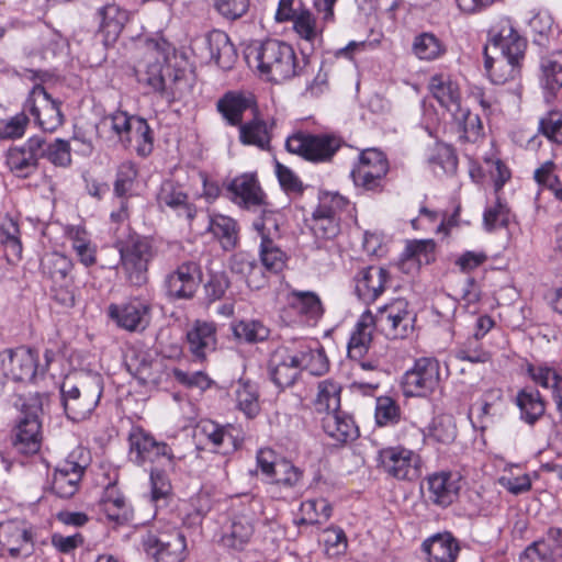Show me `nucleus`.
Instances as JSON below:
<instances>
[{
    "label": "nucleus",
    "mask_w": 562,
    "mask_h": 562,
    "mask_svg": "<svg viewBox=\"0 0 562 562\" xmlns=\"http://www.w3.org/2000/svg\"><path fill=\"white\" fill-rule=\"evenodd\" d=\"M256 102L254 95L238 91H228L216 102V109L228 125H243V115L251 110Z\"/></svg>",
    "instance_id": "29"
},
{
    "label": "nucleus",
    "mask_w": 562,
    "mask_h": 562,
    "mask_svg": "<svg viewBox=\"0 0 562 562\" xmlns=\"http://www.w3.org/2000/svg\"><path fill=\"white\" fill-rule=\"evenodd\" d=\"M268 483V492L272 497L286 502L296 501L304 491V471L290 460L280 459Z\"/></svg>",
    "instance_id": "17"
},
{
    "label": "nucleus",
    "mask_w": 562,
    "mask_h": 562,
    "mask_svg": "<svg viewBox=\"0 0 562 562\" xmlns=\"http://www.w3.org/2000/svg\"><path fill=\"white\" fill-rule=\"evenodd\" d=\"M41 158H46L56 167H68L71 164V148L69 142L56 138L47 143L43 137L38 136Z\"/></svg>",
    "instance_id": "53"
},
{
    "label": "nucleus",
    "mask_w": 562,
    "mask_h": 562,
    "mask_svg": "<svg viewBox=\"0 0 562 562\" xmlns=\"http://www.w3.org/2000/svg\"><path fill=\"white\" fill-rule=\"evenodd\" d=\"M211 59L222 69L232 68L236 59V50L228 35L222 31H213L206 37Z\"/></svg>",
    "instance_id": "40"
},
{
    "label": "nucleus",
    "mask_w": 562,
    "mask_h": 562,
    "mask_svg": "<svg viewBox=\"0 0 562 562\" xmlns=\"http://www.w3.org/2000/svg\"><path fill=\"white\" fill-rule=\"evenodd\" d=\"M130 459L139 467L158 464L175 469L181 459L173 453L172 448L165 441L157 440L150 432L140 427L132 428L128 435Z\"/></svg>",
    "instance_id": "6"
},
{
    "label": "nucleus",
    "mask_w": 562,
    "mask_h": 562,
    "mask_svg": "<svg viewBox=\"0 0 562 562\" xmlns=\"http://www.w3.org/2000/svg\"><path fill=\"white\" fill-rule=\"evenodd\" d=\"M407 307L408 303L404 299H397L389 304V321L392 322L389 337L403 339L413 331L414 316Z\"/></svg>",
    "instance_id": "43"
},
{
    "label": "nucleus",
    "mask_w": 562,
    "mask_h": 562,
    "mask_svg": "<svg viewBox=\"0 0 562 562\" xmlns=\"http://www.w3.org/2000/svg\"><path fill=\"white\" fill-rule=\"evenodd\" d=\"M0 243L4 248V256L10 263H15L22 258V243L20 228L13 218H5L0 224Z\"/></svg>",
    "instance_id": "47"
},
{
    "label": "nucleus",
    "mask_w": 562,
    "mask_h": 562,
    "mask_svg": "<svg viewBox=\"0 0 562 562\" xmlns=\"http://www.w3.org/2000/svg\"><path fill=\"white\" fill-rule=\"evenodd\" d=\"M239 139L245 145H255L259 148H266L270 143L266 122L255 117L250 122L240 125Z\"/></svg>",
    "instance_id": "57"
},
{
    "label": "nucleus",
    "mask_w": 562,
    "mask_h": 562,
    "mask_svg": "<svg viewBox=\"0 0 562 562\" xmlns=\"http://www.w3.org/2000/svg\"><path fill=\"white\" fill-rule=\"evenodd\" d=\"M232 201L245 209L260 206L263 203V192L251 173L234 178L227 187Z\"/></svg>",
    "instance_id": "25"
},
{
    "label": "nucleus",
    "mask_w": 562,
    "mask_h": 562,
    "mask_svg": "<svg viewBox=\"0 0 562 562\" xmlns=\"http://www.w3.org/2000/svg\"><path fill=\"white\" fill-rule=\"evenodd\" d=\"M127 137L122 143L124 147L134 146L137 155L148 156L154 146L153 132L146 120L139 116L132 119V125L127 132Z\"/></svg>",
    "instance_id": "42"
},
{
    "label": "nucleus",
    "mask_w": 562,
    "mask_h": 562,
    "mask_svg": "<svg viewBox=\"0 0 562 562\" xmlns=\"http://www.w3.org/2000/svg\"><path fill=\"white\" fill-rule=\"evenodd\" d=\"M286 303L306 321H317L324 313L319 296L312 291L292 290L286 295Z\"/></svg>",
    "instance_id": "38"
},
{
    "label": "nucleus",
    "mask_w": 562,
    "mask_h": 562,
    "mask_svg": "<svg viewBox=\"0 0 562 562\" xmlns=\"http://www.w3.org/2000/svg\"><path fill=\"white\" fill-rule=\"evenodd\" d=\"M300 372L294 351L283 349L277 351L272 357L270 375L278 387L285 389L292 386Z\"/></svg>",
    "instance_id": "30"
},
{
    "label": "nucleus",
    "mask_w": 562,
    "mask_h": 562,
    "mask_svg": "<svg viewBox=\"0 0 562 562\" xmlns=\"http://www.w3.org/2000/svg\"><path fill=\"white\" fill-rule=\"evenodd\" d=\"M315 346H302L300 350L294 351L297 359L300 371L306 370L313 375H322L329 368L328 359L324 349L318 342Z\"/></svg>",
    "instance_id": "45"
},
{
    "label": "nucleus",
    "mask_w": 562,
    "mask_h": 562,
    "mask_svg": "<svg viewBox=\"0 0 562 562\" xmlns=\"http://www.w3.org/2000/svg\"><path fill=\"white\" fill-rule=\"evenodd\" d=\"M88 465V453L83 450L71 452L68 459L53 474V493L60 498L72 497L78 491L79 483Z\"/></svg>",
    "instance_id": "16"
},
{
    "label": "nucleus",
    "mask_w": 562,
    "mask_h": 562,
    "mask_svg": "<svg viewBox=\"0 0 562 562\" xmlns=\"http://www.w3.org/2000/svg\"><path fill=\"white\" fill-rule=\"evenodd\" d=\"M386 269L370 266L363 268L355 278V292L366 304L373 303L384 291Z\"/></svg>",
    "instance_id": "26"
},
{
    "label": "nucleus",
    "mask_w": 562,
    "mask_h": 562,
    "mask_svg": "<svg viewBox=\"0 0 562 562\" xmlns=\"http://www.w3.org/2000/svg\"><path fill=\"white\" fill-rule=\"evenodd\" d=\"M458 541L451 533H438L423 542L429 562H454L459 553Z\"/></svg>",
    "instance_id": "35"
},
{
    "label": "nucleus",
    "mask_w": 562,
    "mask_h": 562,
    "mask_svg": "<svg viewBox=\"0 0 562 562\" xmlns=\"http://www.w3.org/2000/svg\"><path fill=\"white\" fill-rule=\"evenodd\" d=\"M281 216L273 211H262L260 217L252 223L254 229L260 237L259 255L265 269L271 273L283 270L286 263L285 252L277 245L281 237Z\"/></svg>",
    "instance_id": "7"
},
{
    "label": "nucleus",
    "mask_w": 562,
    "mask_h": 562,
    "mask_svg": "<svg viewBox=\"0 0 562 562\" xmlns=\"http://www.w3.org/2000/svg\"><path fill=\"white\" fill-rule=\"evenodd\" d=\"M0 363L3 375L14 381L32 382L40 371L37 351L24 346L2 350Z\"/></svg>",
    "instance_id": "18"
},
{
    "label": "nucleus",
    "mask_w": 562,
    "mask_h": 562,
    "mask_svg": "<svg viewBox=\"0 0 562 562\" xmlns=\"http://www.w3.org/2000/svg\"><path fill=\"white\" fill-rule=\"evenodd\" d=\"M340 217L318 214V210H315L312 214L311 229L317 238L333 239L340 232Z\"/></svg>",
    "instance_id": "63"
},
{
    "label": "nucleus",
    "mask_w": 562,
    "mask_h": 562,
    "mask_svg": "<svg viewBox=\"0 0 562 562\" xmlns=\"http://www.w3.org/2000/svg\"><path fill=\"white\" fill-rule=\"evenodd\" d=\"M116 248L128 280L134 285L144 284L147 280L148 265L156 256L151 240L136 233H130L125 239L117 238Z\"/></svg>",
    "instance_id": "4"
},
{
    "label": "nucleus",
    "mask_w": 562,
    "mask_h": 562,
    "mask_svg": "<svg viewBox=\"0 0 562 562\" xmlns=\"http://www.w3.org/2000/svg\"><path fill=\"white\" fill-rule=\"evenodd\" d=\"M535 181L550 190L554 198L562 202V182L557 175V165L552 160L541 164L533 172Z\"/></svg>",
    "instance_id": "60"
},
{
    "label": "nucleus",
    "mask_w": 562,
    "mask_h": 562,
    "mask_svg": "<svg viewBox=\"0 0 562 562\" xmlns=\"http://www.w3.org/2000/svg\"><path fill=\"white\" fill-rule=\"evenodd\" d=\"M527 373L536 384L551 390L557 411L562 415V373L555 368L533 364L527 367Z\"/></svg>",
    "instance_id": "37"
},
{
    "label": "nucleus",
    "mask_w": 562,
    "mask_h": 562,
    "mask_svg": "<svg viewBox=\"0 0 562 562\" xmlns=\"http://www.w3.org/2000/svg\"><path fill=\"white\" fill-rule=\"evenodd\" d=\"M321 423L325 434L336 442L345 443L358 437L352 417L341 409L322 416Z\"/></svg>",
    "instance_id": "31"
},
{
    "label": "nucleus",
    "mask_w": 562,
    "mask_h": 562,
    "mask_svg": "<svg viewBox=\"0 0 562 562\" xmlns=\"http://www.w3.org/2000/svg\"><path fill=\"white\" fill-rule=\"evenodd\" d=\"M515 404L519 408V418L533 426L544 414L547 403L540 392L532 387H525L517 392Z\"/></svg>",
    "instance_id": "33"
},
{
    "label": "nucleus",
    "mask_w": 562,
    "mask_h": 562,
    "mask_svg": "<svg viewBox=\"0 0 562 562\" xmlns=\"http://www.w3.org/2000/svg\"><path fill=\"white\" fill-rule=\"evenodd\" d=\"M38 136H33L20 147H12L7 155L9 169L18 177H27L36 170L41 158Z\"/></svg>",
    "instance_id": "23"
},
{
    "label": "nucleus",
    "mask_w": 562,
    "mask_h": 562,
    "mask_svg": "<svg viewBox=\"0 0 562 562\" xmlns=\"http://www.w3.org/2000/svg\"><path fill=\"white\" fill-rule=\"evenodd\" d=\"M291 22L293 23L295 34L313 48L314 42L321 33L317 29L315 15L308 9L300 5V11Z\"/></svg>",
    "instance_id": "56"
},
{
    "label": "nucleus",
    "mask_w": 562,
    "mask_h": 562,
    "mask_svg": "<svg viewBox=\"0 0 562 562\" xmlns=\"http://www.w3.org/2000/svg\"><path fill=\"white\" fill-rule=\"evenodd\" d=\"M458 479L451 472H436L427 477L428 499L442 507L453 503L459 493Z\"/></svg>",
    "instance_id": "28"
},
{
    "label": "nucleus",
    "mask_w": 562,
    "mask_h": 562,
    "mask_svg": "<svg viewBox=\"0 0 562 562\" xmlns=\"http://www.w3.org/2000/svg\"><path fill=\"white\" fill-rule=\"evenodd\" d=\"M413 50L418 58L432 60L440 57L446 48L435 34L422 33L415 37Z\"/></svg>",
    "instance_id": "61"
},
{
    "label": "nucleus",
    "mask_w": 562,
    "mask_h": 562,
    "mask_svg": "<svg viewBox=\"0 0 562 562\" xmlns=\"http://www.w3.org/2000/svg\"><path fill=\"white\" fill-rule=\"evenodd\" d=\"M108 315L119 327L127 331H143L150 323L151 306L145 299L132 297L124 303L110 304Z\"/></svg>",
    "instance_id": "20"
},
{
    "label": "nucleus",
    "mask_w": 562,
    "mask_h": 562,
    "mask_svg": "<svg viewBox=\"0 0 562 562\" xmlns=\"http://www.w3.org/2000/svg\"><path fill=\"white\" fill-rule=\"evenodd\" d=\"M142 546L155 562H183L187 558V540L178 528L150 529L142 536Z\"/></svg>",
    "instance_id": "9"
},
{
    "label": "nucleus",
    "mask_w": 562,
    "mask_h": 562,
    "mask_svg": "<svg viewBox=\"0 0 562 562\" xmlns=\"http://www.w3.org/2000/svg\"><path fill=\"white\" fill-rule=\"evenodd\" d=\"M201 432L213 446L214 451L222 454H229L236 451L240 445L239 430L233 425L222 426L214 422H205L201 426Z\"/></svg>",
    "instance_id": "27"
},
{
    "label": "nucleus",
    "mask_w": 562,
    "mask_h": 562,
    "mask_svg": "<svg viewBox=\"0 0 562 562\" xmlns=\"http://www.w3.org/2000/svg\"><path fill=\"white\" fill-rule=\"evenodd\" d=\"M32 529L21 520H8L0 524V553L2 557L21 559L23 562H36L34 557Z\"/></svg>",
    "instance_id": "12"
},
{
    "label": "nucleus",
    "mask_w": 562,
    "mask_h": 562,
    "mask_svg": "<svg viewBox=\"0 0 562 562\" xmlns=\"http://www.w3.org/2000/svg\"><path fill=\"white\" fill-rule=\"evenodd\" d=\"M202 281V270L193 260L183 261L173 271L166 274L164 289L171 300H190Z\"/></svg>",
    "instance_id": "19"
},
{
    "label": "nucleus",
    "mask_w": 562,
    "mask_h": 562,
    "mask_svg": "<svg viewBox=\"0 0 562 562\" xmlns=\"http://www.w3.org/2000/svg\"><path fill=\"white\" fill-rule=\"evenodd\" d=\"M234 336L249 344L265 341L269 335V328L257 319H243L233 325Z\"/></svg>",
    "instance_id": "58"
},
{
    "label": "nucleus",
    "mask_w": 562,
    "mask_h": 562,
    "mask_svg": "<svg viewBox=\"0 0 562 562\" xmlns=\"http://www.w3.org/2000/svg\"><path fill=\"white\" fill-rule=\"evenodd\" d=\"M256 531V515L248 506L233 507L221 527V543L233 551L245 550Z\"/></svg>",
    "instance_id": "11"
},
{
    "label": "nucleus",
    "mask_w": 562,
    "mask_h": 562,
    "mask_svg": "<svg viewBox=\"0 0 562 562\" xmlns=\"http://www.w3.org/2000/svg\"><path fill=\"white\" fill-rule=\"evenodd\" d=\"M499 56L491 57L485 52V70L495 85H504L520 76L527 42L513 27L509 20L502 21V27L494 37Z\"/></svg>",
    "instance_id": "1"
},
{
    "label": "nucleus",
    "mask_w": 562,
    "mask_h": 562,
    "mask_svg": "<svg viewBox=\"0 0 562 562\" xmlns=\"http://www.w3.org/2000/svg\"><path fill=\"white\" fill-rule=\"evenodd\" d=\"M13 445L24 454H33L41 447V424L34 414H27L15 427Z\"/></svg>",
    "instance_id": "32"
},
{
    "label": "nucleus",
    "mask_w": 562,
    "mask_h": 562,
    "mask_svg": "<svg viewBox=\"0 0 562 562\" xmlns=\"http://www.w3.org/2000/svg\"><path fill=\"white\" fill-rule=\"evenodd\" d=\"M67 236L80 262L86 267L93 266L97 261V248L91 243L85 227L79 225L70 226L67 229Z\"/></svg>",
    "instance_id": "50"
},
{
    "label": "nucleus",
    "mask_w": 562,
    "mask_h": 562,
    "mask_svg": "<svg viewBox=\"0 0 562 562\" xmlns=\"http://www.w3.org/2000/svg\"><path fill=\"white\" fill-rule=\"evenodd\" d=\"M100 20L99 31L104 36L105 44L115 42L125 21V13L115 4H108L98 12Z\"/></svg>",
    "instance_id": "48"
},
{
    "label": "nucleus",
    "mask_w": 562,
    "mask_h": 562,
    "mask_svg": "<svg viewBox=\"0 0 562 562\" xmlns=\"http://www.w3.org/2000/svg\"><path fill=\"white\" fill-rule=\"evenodd\" d=\"M457 359L471 363H487L492 360V352L484 348L480 339L469 337L456 351Z\"/></svg>",
    "instance_id": "62"
},
{
    "label": "nucleus",
    "mask_w": 562,
    "mask_h": 562,
    "mask_svg": "<svg viewBox=\"0 0 562 562\" xmlns=\"http://www.w3.org/2000/svg\"><path fill=\"white\" fill-rule=\"evenodd\" d=\"M386 176V156L375 147L363 149L350 177L356 187L367 191H381Z\"/></svg>",
    "instance_id": "14"
},
{
    "label": "nucleus",
    "mask_w": 562,
    "mask_h": 562,
    "mask_svg": "<svg viewBox=\"0 0 562 562\" xmlns=\"http://www.w3.org/2000/svg\"><path fill=\"white\" fill-rule=\"evenodd\" d=\"M157 201L160 206H168L178 211L179 215H183L188 221L195 217L194 205L188 203V195L182 187L172 181L162 182Z\"/></svg>",
    "instance_id": "36"
},
{
    "label": "nucleus",
    "mask_w": 562,
    "mask_h": 562,
    "mask_svg": "<svg viewBox=\"0 0 562 562\" xmlns=\"http://www.w3.org/2000/svg\"><path fill=\"white\" fill-rule=\"evenodd\" d=\"M540 82L544 90L554 94L562 88V50L542 57Z\"/></svg>",
    "instance_id": "46"
},
{
    "label": "nucleus",
    "mask_w": 562,
    "mask_h": 562,
    "mask_svg": "<svg viewBox=\"0 0 562 562\" xmlns=\"http://www.w3.org/2000/svg\"><path fill=\"white\" fill-rule=\"evenodd\" d=\"M419 456L404 447L389 448V475L396 480L414 481L420 474Z\"/></svg>",
    "instance_id": "24"
},
{
    "label": "nucleus",
    "mask_w": 562,
    "mask_h": 562,
    "mask_svg": "<svg viewBox=\"0 0 562 562\" xmlns=\"http://www.w3.org/2000/svg\"><path fill=\"white\" fill-rule=\"evenodd\" d=\"M175 48L164 38L150 40L146 43L145 53L135 67V75L140 83H145L159 92L170 72V57Z\"/></svg>",
    "instance_id": "5"
},
{
    "label": "nucleus",
    "mask_w": 562,
    "mask_h": 562,
    "mask_svg": "<svg viewBox=\"0 0 562 562\" xmlns=\"http://www.w3.org/2000/svg\"><path fill=\"white\" fill-rule=\"evenodd\" d=\"M454 123L458 125L460 139L464 142H476L483 135V124L479 114L472 113L461 105L458 110L450 112Z\"/></svg>",
    "instance_id": "51"
},
{
    "label": "nucleus",
    "mask_w": 562,
    "mask_h": 562,
    "mask_svg": "<svg viewBox=\"0 0 562 562\" xmlns=\"http://www.w3.org/2000/svg\"><path fill=\"white\" fill-rule=\"evenodd\" d=\"M342 140L334 134L297 133L288 137L285 147L292 153L302 156L312 162H327L331 160Z\"/></svg>",
    "instance_id": "10"
},
{
    "label": "nucleus",
    "mask_w": 562,
    "mask_h": 562,
    "mask_svg": "<svg viewBox=\"0 0 562 562\" xmlns=\"http://www.w3.org/2000/svg\"><path fill=\"white\" fill-rule=\"evenodd\" d=\"M237 407L247 418H254L260 411L258 389L249 381L239 382L236 389Z\"/></svg>",
    "instance_id": "55"
},
{
    "label": "nucleus",
    "mask_w": 562,
    "mask_h": 562,
    "mask_svg": "<svg viewBox=\"0 0 562 562\" xmlns=\"http://www.w3.org/2000/svg\"><path fill=\"white\" fill-rule=\"evenodd\" d=\"M331 505L325 498L307 499L301 504L297 525H321L331 517Z\"/></svg>",
    "instance_id": "52"
},
{
    "label": "nucleus",
    "mask_w": 562,
    "mask_h": 562,
    "mask_svg": "<svg viewBox=\"0 0 562 562\" xmlns=\"http://www.w3.org/2000/svg\"><path fill=\"white\" fill-rule=\"evenodd\" d=\"M502 398L501 390H490L487 391L480 404L473 405L470 408L469 417L472 420L474 427L484 430L488 426V422L493 416H495V411L493 404L488 401L490 398Z\"/></svg>",
    "instance_id": "59"
},
{
    "label": "nucleus",
    "mask_w": 562,
    "mask_h": 562,
    "mask_svg": "<svg viewBox=\"0 0 562 562\" xmlns=\"http://www.w3.org/2000/svg\"><path fill=\"white\" fill-rule=\"evenodd\" d=\"M192 89V79L184 69L173 68L168 74L164 82V88L160 89V95L167 100L168 103L180 101L186 98Z\"/></svg>",
    "instance_id": "44"
},
{
    "label": "nucleus",
    "mask_w": 562,
    "mask_h": 562,
    "mask_svg": "<svg viewBox=\"0 0 562 562\" xmlns=\"http://www.w3.org/2000/svg\"><path fill=\"white\" fill-rule=\"evenodd\" d=\"M207 232L218 240L224 250H232L238 243V226L234 218L222 214H209Z\"/></svg>",
    "instance_id": "39"
},
{
    "label": "nucleus",
    "mask_w": 562,
    "mask_h": 562,
    "mask_svg": "<svg viewBox=\"0 0 562 562\" xmlns=\"http://www.w3.org/2000/svg\"><path fill=\"white\" fill-rule=\"evenodd\" d=\"M429 90L432 97L449 112L456 111L461 105L459 86L446 74H436L429 79Z\"/></svg>",
    "instance_id": "34"
},
{
    "label": "nucleus",
    "mask_w": 562,
    "mask_h": 562,
    "mask_svg": "<svg viewBox=\"0 0 562 562\" xmlns=\"http://www.w3.org/2000/svg\"><path fill=\"white\" fill-rule=\"evenodd\" d=\"M341 386L333 380H324L318 384L316 398L313 402L314 411L319 415L340 409Z\"/></svg>",
    "instance_id": "49"
},
{
    "label": "nucleus",
    "mask_w": 562,
    "mask_h": 562,
    "mask_svg": "<svg viewBox=\"0 0 562 562\" xmlns=\"http://www.w3.org/2000/svg\"><path fill=\"white\" fill-rule=\"evenodd\" d=\"M440 383L439 361L430 357L416 359L412 369L407 370L401 380L405 396L425 397L431 394Z\"/></svg>",
    "instance_id": "13"
},
{
    "label": "nucleus",
    "mask_w": 562,
    "mask_h": 562,
    "mask_svg": "<svg viewBox=\"0 0 562 562\" xmlns=\"http://www.w3.org/2000/svg\"><path fill=\"white\" fill-rule=\"evenodd\" d=\"M436 243L434 239L408 240L402 252V261L414 260L418 266L435 261Z\"/></svg>",
    "instance_id": "54"
},
{
    "label": "nucleus",
    "mask_w": 562,
    "mask_h": 562,
    "mask_svg": "<svg viewBox=\"0 0 562 562\" xmlns=\"http://www.w3.org/2000/svg\"><path fill=\"white\" fill-rule=\"evenodd\" d=\"M100 513L109 522L125 525L133 519L134 510L131 503L115 484H109L99 502Z\"/></svg>",
    "instance_id": "21"
},
{
    "label": "nucleus",
    "mask_w": 562,
    "mask_h": 562,
    "mask_svg": "<svg viewBox=\"0 0 562 562\" xmlns=\"http://www.w3.org/2000/svg\"><path fill=\"white\" fill-rule=\"evenodd\" d=\"M24 111L30 113L44 132H55L63 124L60 103L53 99L41 85L33 87L24 103Z\"/></svg>",
    "instance_id": "15"
},
{
    "label": "nucleus",
    "mask_w": 562,
    "mask_h": 562,
    "mask_svg": "<svg viewBox=\"0 0 562 562\" xmlns=\"http://www.w3.org/2000/svg\"><path fill=\"white\" fill-rule=\"evenodd\" d=\"M137 177L136 165L132 161L122 162L116 171L113 192L116 198H128Z\"/></svg>",
    "instance_id": "64"
},
{
    "label": "nucleus",
    "mask_w": 562,
    "mask_h": 562,
    "mask_svg": "<svg viewBox=\"0 0 562 562\" xmlns=\"http://www.w3.org/2000/svg\"><path fill=\"white\" fill-rule=\"evenodd\" d=\"M258 70L266 75L269 80L279 82L301 74L307 64L303 54V66L296 58L293 47L279 40L269 38L256 48Z\"/></svg>",
    "instance_id": "2"
},
{
    "label": "nucleus",
    "mask_w": 562,
    "mask_h": 562,
    "mask_svg": "<svg viewBox=\"0 0 562 562\" xmlns=\"http://www.w3.org/2000/svg\"><path fill=\"white\" fill-rule=\"evenodd\" d=\"M373 323L374 317L370 311L364 312L358 321L348 341L347 351L350 359L360 360L367 353L371 341L370 327Z\"/></svg>",
    "instance_id": "41"
},
{
    "label": "nucleus",
    "mask_w": 562,
    "mask_h": 562,
    "mask_svg": "<svg viewBox=\"0 0 562 562\" xmlns=\"http://www.w3.org/2000/svg\"><path fill=\"white\" fill-rule=\"evenodd\" d=\"M60 393L67 417L80 422L89 417L99 404L103 393V379L100 374H90L78 384L65 381Z\"/></svg>",
    "instance_id": "3"
},
{
    "label": "nucleus",
    "mask_w": 562,
    "mask_h": 562,
    "mask_svg": "<svg viewBox=\"0 0 562 562\" xmlns=\"http://www.w3.org/2000/svg\"><path fill=\"white\" fill-rule=\"evenodd\" d=\"M40 267L43 278L52 283L55 300L64 306H74L72 260L61 252L54 251L42 257Z\"/></svg>",
    "instance_id": "8"
},
{
    "label": "nucleus",
    "mask_w": 562,
    "mask_h": 562,
    "mask_svg": "<svg viewBox=\"0 0 562 562\" xmlns=\"http://www.w3.org/2000/svg\"><path fill=\"white\" fill-rule=\"evenodd\" d=\"M187 345L195 360L202 361L216 349V326L212 322L195 321L187 330Z\"/></svg>",
    "instance_id": "22"
}]
</instances>
